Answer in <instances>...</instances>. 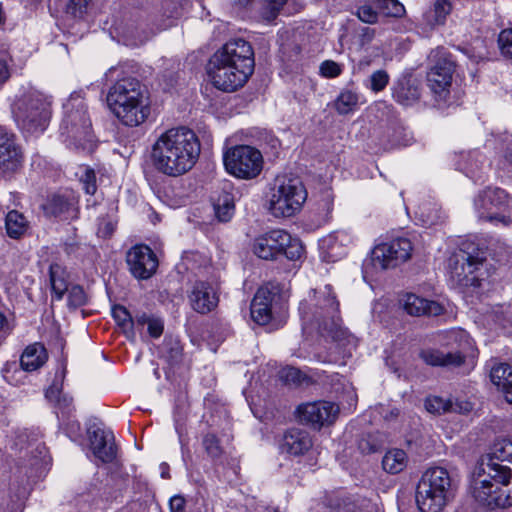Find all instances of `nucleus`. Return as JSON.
I'll return each instance as SVG.
<instances>
[{"instance_id": "f257e3e1", "label": "nucleus", "mask_w": 512, "mask_h": 512, "mask_svg": "<svg viewBox=\"0 0 512 512\" xmlns=\"http://www.w3.org/2000/svg\"><path fill=\"white\" fill-rule=\"evenodd\" d=\"M505 462L512 463V441L506 439L495 442L480 458L470 485L472 496L480 504L512 505V490H504L512 479V470Z\"/></svg>"}, {"instance_id": "20e7f679", "label": "nucleus", "mask_w": 512, "mask_h": 512, "mask_svg": "<svg viewBox=\"0 0 512 512\" xmlns=\"http://www.w3.org/2000/svg\"><path fill=\"white\" fill-rule=\"evenodd\" d=\"M106 100L113 114L126 126L136 127L150 114L142 85L131 76L118 79L109 88Z\"/></svg>"}, {"instance_id": "f03ea898", "label": "nucleus", "mask_w": 512, "mask_h": 512, "mask_svg": "<svg viewBox=\"0 0 512 512\" xmlns=\"http://www.w3.org/2000/svg\"><path fill=\"white\" fill-rule=\"evenodd\" d=\"M200 151V141L194 131L186 127L172 128L152 145L151 160L159 173L179 177L194 167Z\"/></svg>"}, {"instance_id": "423d86ee", "label": "nucleus", "mask_w": 512, "mask_h": 512, "mask_svg": "<svg viewBox=\"0 0 512 512\" xmlns=\"http://www.w3.org/2000/svg\"><path fill=\"white\" fill-rule=\"evenodd\" d=\"M452 497V481L443 467L428 468L416 489V503L421 512H441Z\"/></svg>"}, {"instance_id": "a211bd4d", "label": "nucleus", "mask_w": 512, "mask_h": 512, "mask_svg": "<svg viewBox=\"0 0 512 512\" xmlns=\"http://www.w3.org/2000/svg\"><path fill=\"white\" fill-rule=\"evenodd\" d=\"M22 159V151L15 134L0 126V175L17 171Z\"/></svg>"}, {"instance_id": "9b49d317", "label": "nucleus", "mask_w": 512, "mask_h": 512, "mask_svg": "<svg viewBox=\"0 0 512 512\" xmlns=\"http://www.w3.org/2000/svg\"><path fill=\"white\" fill-rule=\"evenodd\" d=\"M430 58L433 64L427 73L428 86L435 95L445 99L452 84L454 62L442 48L432 51Z\"/></svg>"}, {"instance_id": "603ef678", "label": "nucleus", "mask_w": 512, "mask_h": 512, "mask_svg": "<svg viewBox=\"0 0 512 512\" xmlns=\"http://www.w3.org/2000/svg\"><path fill=\"white\" fill-rule=\"evenodd\" d=\"M333 195L330 190H325L322 194V199L319 202L320 207L325 211V214L328 215L331 213L333 208Z\"/></svg>"}, {"instance_id": "ea45409f", "label": "nucleus", "mask_w": 512, "mask_h": 512, "mask_svg": "<svg viewBox=\"0 0 512 512\" xmlns=\"http://www.w3.org/2000/svg\"><path fill=\"white\" fill-rule=\"evenodd\" d=\"M303 254V246L301 242L292 238L289 234V243H285L283 248H281V254L284 255L288 260H298Z\"/></svg>"}, {"instance_id": "774afa93", "label": "nucleus", "mask_w": 512, "mask_h": 512, "mask_svg": "<svg viewBox=\"0 0 512 512\" xmlns=\"http://www.w3.org/2000/svg\"><path fill=\"white\" fill-rule=\"evenodd\" d=\"M496 321H497L499 324L504 325V319H502V318L498 317L497 315H496Z\"/></svg>"}, {"instance_id": "4468645a", "label": "nucleus", "mask_w": 512, "mask_h": 512, "mask_svg": "<svg viewBox=\"0 0 512 512\" xmlns=\"http://www.w3.org/2000/svg\"><path fill=\"white\" fill-rule=\"evenodd\" d=\"M339 407L328 401H313L300 404L296 414L299 422L314 430H320L333 424L338 416Z\"/></svg>"}, {"instance_id": "f8f14e48", "label": "nucleus", "mask_w": 512, "mask_h": 512, "mask_svg": "<svg viewBox=\"0 0 512 512\" xmlns=\"http://www.w3.org/2000/svg\"><path fill=\"white\" fill-rule=\"evenodd\" d=\"M485 259V253L478 247L472 244L464 246L454 255L452 273L459 281L479 286L481 278L475 273L483 266Z\"/></svg>"}, {"instance_id": "aec40b11", "label": "nucleus", "mask_w": 512, "mask_h": 512, "mask_svg": "<svg viewBox=\"0 0 512 512\" xmlns=\"http://www.w3.org/2000/svg\"><path fill=\"white\" fill-rule=\"evenodd\" d=\"M188 300L194 311L207 314L213 311L219 302L216 288L207 281H195L188 292Z\"/></svg>"}, {"instance_id": "5701e85b", "label": "nucleus", "mask_w": 512, "mask_h": 512, "mask_svg": "<svg viewBox=\"0 0 512 512\" xmlns=\"http://www.w3.org/2000/svg\"><path fill=\"white\" fill-rule=\"evenodd\" d=\"M403 309L412 316H439L444 312L443 306L434 301L408 293L401 300Z\"/></svg>"}, {"instance_id": "58836bf2", "label": "nucleus", "mask_w": 512, "mask_h": 512, "mask_svg": "<svg viewBox=\"0 0 512 512\" xmlns=\"http://www.w3.org/2000/svg\"><path fill=\"white\" fill-rule=\"evenodd\" d=\"M79 179L85 192L94 195L97 190L95 171L88 166H83L80 169Z\"/></svg>"}, {"instance_id": "dca6fc26", "label": "nucleus", "mask_w": 512, "mask_h": 512, "mask_svg": "<svg viewBox=\"0 0 512 512\" xmlns=\"http://www.w3.org/2000/svg\"><path fill=\"white\" fill-rule=\"evenodd\" d=\"M212 57H215L217 63L224 62L235 68L239 67L247 70V72L254 71V51L250 43L244 39H231L221 49L216 51Z\"/></svg>"}, {"instance_id": "de8ad7c7", "label": "nucleus", "mask_w": 512, "mask_h": 512, "mask_svg": "<svg viewBox=\"0 0 512 512\" xmlns=\"http://www.w3.org/2000/svg\"><path fill=\"white\" fill-rule=\"evenodd\" d=\"M320 74L325 78L338 77L342 71L343 66L333 60H325L320 65Z\"/></svg>"}, {"instance_id": "1a4fd4ad", "label": "nucleus", "mask_w": 512, "mask_h": 512, "mask_svg": "<svg viewBox=\"0 0 512 512\" xmlns=\"http://www.w3.org/2000/svg\"><path fill=\"white\" fill-rule=\"evenodd\" d=\"M478 217L482 220L508 226L512 222V197L501 188H487L474 201Z\"/></svg>"}, {"instance_id": "6e6552de", "label": "nucleus", "mask_w": 512, "mask_h": 512, "mask_svg": "<svg viewBox=\"0 0 512 512\" xmlns=\"http://www.w3.org/2000/svg\"><path fill=\"white\" fill-rule=\"evenodd\" d=\"M307 191L297 177H278L271 190L269 211L275 217H291L300 211Z\"/></svg>"}, {"instance_id": "0eeeda50", "label": "nucleus", "mask_w": 512, "mask_h": 512, "mask_svg": "<svg viewBox=\"0 0 512 512\" xmlns=\"http://www.w3.org/2000/svg\"><path fill=\"white\" fill-rule=\"evenodd\" d=\"M12 114L22 130L28 133L43 132L51 117V103L39 92H28L15 100Z\"/></svg>"}, {"instance_id": "69168bd1", "label": "nucleus", "mask_w": 512, "mask_h": 512, "mask_svg": "<svg viewBox=\"0 0 512 512\" xmlns=\"http://www.w3.org/2000/svg\"><path fill=\"white\" fill-rule=\"evenodd\" d=\"M70 429L72 432L77 433L80 430V424L78 422H73L70 425Z\"/></svg>"}, {"instance_id": "f704fd0d", "label": "nucleus", "mask_w": 512, "mask_h": 512, "mask_svg": "<svg viewBox=\"0 0 512 512\" xmlns=\"http://www.w3.org/2000/svg\"><path fill=\"white\" fill-rule=\"evenodd\" d=\"M373 3L378 13L386 17L400 18L406 12L404 5L398 0H374Z\"/></svg>"}, {"instance_id": "4d7b16f0", "label": "nucleus", "mask_w": 512, "mask_h": 512, "mask_svg": "<svg viewBox=\"0 0 512 512\" xmlns=\"http://www.w3.org/2000/svg\"><path fill=\"white\" fill-rule=\"evenodd\" d=\"M10 75L11 74L7 60L0 59V88L8 81Z\"/></svg>"}, {"instance_id": "c03bdc74", "label": "nucleus", "mask_w": 512, "mask_h": 512, "mask_svg": "<svg viewBox=\"0 0 512 512\" xmlns=\"http://www.w3.org/2000/svg\"><path fill=\"white\" fill-rule=\"evenodd\" d=\"M378 10L375 8L374 3H365L360 6L356 12L357 17L364 23L374 24L378 20Z\"/></svg>"}, {"instance_id": "72a5a7b5", "label": "nucleus", "mask_w": 512, "mask_h": 512, "mask_svg": "<svg viewBox=\"0 0 512 512\" xmlns=\"http://www.w3.org/2000/svg\"><path fill=\"white\" fill-rule=\"evenodd\" d=\"M50 283L53 293L60 300L68 290V282L65 269L57 263H53L49 268Z\"/></svg>"}, {"instance_id": "c756f323", "label": "nucleus", "mask_w": 512, "mask_h": 512, "mask_svg": "<svg viewBox=\"0 0 512 512\" xmlns=\"http://www.w3.org/2000/svg\"><path fill=\"white\" fill-rule=\"evenodd\" d=\"M5 228L10 238L18 239L27 231L28 221L22 213L11 210L6 215Z\"/></svg>"}, {"instance_id": "a19ab883", "label": "nucleus", "mask_w": 512, "mask_h": 512, "mask_svg": "<svg viewBox=\"0 0 512 512\" xmlns=\"http://www.w3.org/2000/svg\"><path fill=\"white\" fill-rule=\"evenodd\" d=\"M202 445L212 459H218L223 453L219 440L214 434H206L202 439Z\"/></svg>"}, {"instance_id": "8fccbe9b", "label": "nucleus", "mask_w": 512, "mask_h": 512, "mask_svg": "<svg viewBox=\"0 0 512 512\" xmlns=\"http://www.w3.org/2000/svg\"><path fill=\"white\" fill-rule=\"evenodd\" d=\"M89 2L90 0H70L67 11L74 17H82L86 13Z\"/></svg>"}, {"instance_id": "6e6d98bb", "label": "nucleus", "mask_w": 512, "mask_h": 512, "mask_svg": "<svg viewBox=\"0 0 512 512\" xmlns=\"http://www.w3.org/2000/svg\"><path fill=\"white\" fill-rule=\"evenodd\" d=\"M472 410V404L468 401H451V410L450 412H457V413H468Z\"/></svg>"}, {"instance_id": "c9c22d12", "label": "nucleus", "mask_w": 512, "mask_h": 512, "mask_svg": "<svg viewBox=\"0 0 512 512\" xmlns=\"http://www.w3.org/2000/svg\"><path fill=\"white\" fill-rule=\"evenodd\" d=\"M288 0H264L260 8V16L263 20L271 22L278 16L280 10Z\"/></svg>"}, {"instance_id": "4c0bfd02", "label": "nucleus", "mask_w": 512, "mask_h": 512, "mask_svg": "<svg viewBox=\"0 0 512 512\" xmlns=\"http://www.w3.org/2000/svg\"><path fill=\"white\" fill-rule=\"evenodd\" d=\"M425 408L432 414H443L450 412L451 400L439 396H431L425 400Z\"/></svg>"}, {"instance_id": "680f3d73", "label": "nucleus", "mask_w": 512, "mask_h": 512, "mask_svg": "<svg viewBox=\"0 0 512 512\" xmlns=\"http://www.w3.org/2000/svg\"><path fill=\"white\" fill-rule=\"evenodd\" d=\"M230 1V4L231 6L235 9V10H242L246 7H248L253 0H229Z\"/></svg>"}, {"instance_id": "39448f33", "label": "nucleus", "mask_w": 512, "mask_h": 512, "mask_svg": "<svg viewBox=\"0 0 512 512\" xmlns=\"http://www.w3.org/2000/svg\"><path fill=\"white\" fill-rule=\"evenodd\" d=\"M63 109L59 127L61 140L71 149L92 151L94 134L84 99L79 94H72Z\"/></svg>"}, {"instance_id": "7ed1b4c3", "label": "nucleus", "mask_w": 512, "mask_h": 512, "mask_svg": "<svg viewBox=\"0 0 512 512\" xmlns=\"http://www.w3.org/2000/svg\"><path fill=\"white\" fill-rule=\"evenodd\" d=\"M338 308L331 286L326 285L323 289L312 290L308 298L301 301L299 312L303 323L316 325L322 336L338 343L349 342L350 335L341 325Z\"/></svg>"}, {"instance_id": "c85d7f7f", "label": "nucleus", "mask_w": 512, "mask_h": 512, "mask_svg": "<svg viewBox=\"0 0 512 512\" xmlns=\"http://www.w3.org/2000/svg\"><path fill=\"white\" fill-rule=\"evenodd\" d=\"M408 463V457L404 450L394 448L388 450L382 459L383 469L390 474H398L403 471Z\"/></svg>"}, {"instance_id": "864d4df0", "label": "nucleus", "mask_w": 512, "mask_h": 512, "mask_svg": "<svg viewBox=\"0 0 512 512\" xmlns=\"http://www.w3.org/2000/svg\"><path fill=\"white\" fill-rule=\"evenodd\" d=\"M148 332L151 337L158 338L163 332V323L157 319L148 320Z\"/></svg>"}, {"instance_id": "473e14b6", "label": "nucleus", "mask_w": 512, "mask_h": 512, "mask_svg": "<svg viewBox=\"0 0 512 512\" xmlns=\"http://www.w3.org/2000/svg\"><path fill=\"white\" fill-rule=\"evenodd\" d=\"M215 215L221 222H228L235 211L234 197L231 193L223 191L213 203Z\"/></svg>"}, {"instance_id": "79ce46f5", "label": "nucleus", "mask_w": 512, "mask_h": 512, "mask_svg": "<svg viewBox=\"0 0 512 512\" xmlns=\"http://www.w3.org/2000/svg\"><path fill=\"white\" fill-rule=\"evenodd\" d=\"M71 203L67 198L61 195H54L47 204L48 211L55 215H61L69 210Z\"/></svg>"}, {"instance_id": "13d9d810", "label": "nucleus", "mask_w": 512, "mask_h": 512, "mask_svg": "<svg viewBox=\"0 0 512 512\" xmlns=\"http://www.w3.org/2000/svg\"><path fill=\"white\" fill-rule=\"evenodd\" d=\"M436 17L432 13V11H427L423 14L422 24L429 29H433L435 26L443 25V22H436Z\"/></svg>"}, {"instance_id": "393cba45", "label": "nucleus", "mask_w": 512, "mask_h": 512, "mask_svg": "<svg viewBox=\"0 0 512 512\" xmlns=\"http://www.w3.org/2000/svg\"><path fill=\"white\" fill-rule=\"evenodd\" d=\"M392 96L396 102L403 106H412L421 96L420 83L412 76H403L398 79L392 88Z\"/></svg>"}, {"instance_id": "2eb2a0df", "label": "nucleus", "mask_w": 512, "mask_h": 512, "mask_svg": "<svg viewBox=\"0 0 512 512\" xmlns=\"http://www.w3.org/2000/svg\"><path fill=\"white\" fill-rule=\"evenodd\" d=\"M207 73L213 85L222 91L233 92L242 87L253 72H247L239 67H233L228 63H217L215 57H211L208 63Z\"/></svg>"}, {"instance_id": "f3484780", "label": "nucleus", "mask_w": 512, "mask_h": 512, "mask_svg": "<svg viewBox=\"0 0 512 512\" xmlns=\"http://www.w3.org/2000/svg\"><path fill=\"white\" fill-rule=\"evenodd\" d=\"M131 274L137 279H149L158 267V259L152 249L146 245L132 247L126 256Z\"/></svg>"}, {"instance_id": "412c9836", "label": "nucleus", "mask_w": 512, "mask_h": 512, "mask_svg": "<svg viewBox=\"0 0 512 512\" xmlns=\"http://www.w3.org/2000/svg\"><path fill=\"white\" fill-rule=\"evenodd\" d=\"M285 243H289V233L280 229L272 230L255 239L253 252L264 260L277 259Z\"/></svg>"}, {"instance_id": "9d476101", "label": "nucleus", "mask_w": 512, "mask_h": 512, "mask_svg": "<svg viewBox=\"0 0 512 512\" xmlns=\"http://www.w3.org/2000/svg\"><path fill=\"white\" fill-rule=\"evenodd\" d=\"M226 171L240 179H253L263 168L261 152L248 145H238L228 149L223 156Z\"/></svg>"}, {"instance_id": "37998d69", "label": "nucleus", "mask_w": 512, "mask_h": 512, "mask_svg": "<svg viewBox=\"0 0 512 512\" xmlns=\"http://www.w3.org/2000/svg\"><path fill=\"white\" fill-rule=\"evenodd\" d=\"M498 46L504 57L512 59V28L504 29L499 33Z\"/></svg>"}, {"instance_id": "3c124183", "label": "nucleus", "mask_w": 512, "mask_h": 512, "mask_svg": "<svg viewBox=\"0 0 512 512\" xmlns=\"http://www.w3.org/2000/svg\"><path fill=\"white\" fill-rule=\"evenodd\" d=\"M281 379L289 384H298L301 382L302 373L299 369L294 367H287L281 371Z\"/></svg>"}, {"instance_id": "cd10ccee", "label": "nucleus", "mask_w": 512, "mask_h": 512, "mask_svg": "<svg viewBox=\"0 0 512 512\" xmlns=\"http://www.w3.org/2000/svg\"><path fill=\"white\" fill-rule=\"evenodd\" d=\"M492 383L503 392L507 402L512 403V366L499 363L491 368Z\"/></svg>"}, {"instance_id": "052dcab7", "label": "nucleus", "mask_w": 512, "mask_h": 512, "mask_svg": "<svg viewBox=\"0 0 512 512\" xmlns=\"http://www.w3.org/2000/svg\"><path fill=\"white\" fill-rule=\"evenodd\" d=\"M503 167L512 172V148H508L503 156Z\"/></svg>"}, {"instance_id": "ddd939ff", "label": "nucleus", "mask_w": 512, "mask_h": 512, "mask_svg": "<svg viewBox=\"0 0 512 512\" xmlns=\"http://www.w3.org/2000/svg\"><path fill=\"white\" fill-rule=\"evenodd\" d=\"M412 252L411 241L407 238H396L376 246L372 252V263L376 269L395 268L407 261Z\"/></svg>"}, {"instance_id": "6ab92c4d", "label": "nucleus", "mask_w": 512, "mask_h": 512, "mask_svg": "<svg viewBox=\"0 0 512 512\" xmlns=\"http://www.w3.org/2000/svg\"><path fill=\"white\" fill-rule=\"evenodd\" d=\"M279 297V288L276 285L260 287L251 302V317L259 325H266L272 319V307Z\"/></svg>"}, {"instance_id": "0e129e2a", "label": "nucleus", "mask_w": 512, "mask_h": 512, "mask_svg": "<svg viewBox=\"0 0 512 512\" xmlns=\"http://www.w3.org/2000/svg\"><path fill=\"white\" fill-rule=\"evenodd\" d=\"M162 468H163L162 472H161L162 478H165V479L169 478L170 475H169V472H168V465L167 464H163Z\"/></svg>"}, {"instance_id": "4be33fe9", "label": "nucleus", "mask_w": 512, "mask_h": 512, "mask_svg": "<svg viewBox=\"0 0 512 512\" xmlns=\"http://www.w3.org/2000/svg\"><path fill=\"white\" fill-rule=\"evenodd\" d=\"M88 436L90 447L97 459L103 463H111L116 458L117 449L112 431L91 427Z\"/></svg>"}, {"instance_id": "e2e57ef3", "label": "nucleus", "mask_w": 512, "mask_h": 512, "mask_svg": "<svg viewBox=\"0 0 512 512\" xmlns=\"http://www.w3.org/2000/svg\"><path fill=\"white\" fill-rule=\"evenodd\" d=\"M485 506L491 508V509H495V508H498L500 510L498 511H495V512H512V511H507L506 508H509V507H512V505H509V506H505V507H502V506H496V505H488V504H484Z\"/></svg>"}, {"instance_id": "e433bc0d", "label": "nucleus", "mask_w": 512, "mask_h": 512, "mask_svg": "<svg viewBox=\"0 0 512 512\" xmlns=\"http://www.w3.org/2000/svg\"><path fill=\"white\" fill-rule=\"evenodd\" d=\"M389 75L383 70L374 71L366 80L365 87L371 91L378 93L383 91L389 83Z\"/></svg>"}, {"instance_id": "5fc2aeb1", "label": "nucleus", "mask_w": 512, "mask_h": 512, "mask_svg": "<svg viewBox=\"0 0 512 512\" xmlns=\"http://www.w3.org/2000/svg\"><path fill=\"white\" fill-rule=\"evenodd\" d=\"M169 506L170 512H184L185 499L180 495H175L170 499Z\"/></svg>"}, {"instance_id": "bf43d9fd", "label": "nucleus", "mask_w": 512, "mask_h": 512, "mask_svg": "<svg viewBox=\"0 0 512 512\" xmlns=\"http://www.w3.org/2000/svg\"><path fill=\"white\" fill-rule=\"evenodd\" d=\"M425 208H426V205H423V206L419 207L420 216L423 217V222L425 224L433 225L436 222L437 216L436 215L432 216L430 214H425Z\"/></svg>"}, {"instance_id": "b1692460", "label": "nucleus", "mask_w": 512, "mask_h": 512, "mask_svg": "<svg viewBox=\"0 0 512 512\" xmlns=\"http://www.w3.org/2000/svg\"><path fill=\"white\" fill-rule=\"evenodd\" d=\"M421 359L430 366L457 368L464 364L465 355L461 351L426 349L420 353Z\"/></svg>"}, {"instance_id": "a18cd8bd", "label": "nucleus", "mask_w": 512, "mask_h": 512, "mask_svg": "<svg viewBox=\"0 0 512 512\" xmlns=\"http://www.w3.org/2000/svg\"><path fill=\"white\" fill-rule=\"evenodd\" d=\"M68 304L73 307H80L87 302L84 289L79 285H74L68 289Z\"/></svg>"}, {"instance_id": "49530a36", "label": "nucleus", "mask_w": 512, "mask_h": 512, "mask_svg": "<svg viewBox=\"0 0 512 512\" xmlns=\"http://www.w3.org/2000/svg\"><path fill=\"white\" fill-rule=\"evenodd\" d=\"M452 5L448 0H436L433 9H430L436 17V22L445 23L446 17L450 14Z\"/></svg>"}, {"instance_id": "a878e982", "label": "nucleus", "mask_w": 512, "mask_h": 512, "mask_svg": "<svg viewBox=\"0 0 512 512\" xmlns=\"http://www.w3.org/2000/svg\"><path fill=\"white\" fill-rule=\"evenodd\" d=\"M312 447V439L307 431L291 429L283 437L281 449L291 455H302Z\"/></svg>"}, {"instance_id": "2f4dec72", "label": "nucleus", "mask_w": 512, "mask_h": 512, "mask_svg": "<svg viewBox=\"0 0 512 512\" xmlns=\"http://www.w3.org/2000/svg\"><path fill=\"white\" fill-rule=\"evenodd\" d=\"M46 398L54 402L57 407L61 410L62 417L69 416L73 411V399L67 394L62 392L61 386L52 384L46 390Z\"/></svg>"}, {"instance_id": "7c9ffc66", "label": "nucleus", "mask_w": 512, "mask_h": 512, "mask_svg": "<svg viewBox=\"0 0 512 512\" xmlns=\"http://www.w3.org/2000/svg\"><path fill=\"white\" fill-rule=\"evenodd\" d=\"M360 96L350 89H343L333 103V108L339 115H347L354 112L359 104Z\"/></svg>"}, {"instance_id": "338daca9", "label": "nucleus", "mask_w": 512, "mask_h": 512, "mask_svg": "<svg viewBox=\"0 0 512 512\" xmlns=\"http://www.w3.org/2000/svg\"><path fill=\"white\" fill-rule=\"evenodd\" d=\"M6 322L5 316L0 312V329L3 328L4 324Z\"/></svg>"}, {"instance_id": "bb28decb", "label": "nucleus", "mask_w": 512, "mask_h": 512, "mask_svg": "<svg viewBox=\"0 0 512 512\" xmlns=\"http://www.w3.org/2000/svg\"><path fill=\"white\" fill-rule=\"evenodd\" d=\"M48 359L46 348L41 343H33L28 345L20 357L21 368L25 371L32 372L41 368Z\"/></svg>"}, {"instance_id": "09e8293b", "label": "nucleus", "mask_w": 512, "mask_h": 512, "mask_svg": "<svg viewBox=\"0 0 512 512\" xmlns=\"http://www.w3.org/2000/svg\"><path fill=\"white\" fill-rule=\"evenodd\" d=\"M112 314L117 323L122 327H127L132 323L131 315L124 306H115Z\"/></svg>"}]
</instances>
